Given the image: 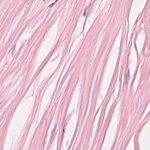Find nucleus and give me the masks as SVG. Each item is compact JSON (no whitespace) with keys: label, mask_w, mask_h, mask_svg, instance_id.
<instances>
[{"label":"nucleus","mask_w":150,"mask_h":150,"mask_svg":"<svg viewBox=\"0 0 150 150\" xmlns=\"http://www.w3.org/2000/svg\"><path fill=\"white\" fill-rule=\"evenodd\" d=\"M14 50H15V47H14Z\"/></svg>","instance_id":"nucleus-9"},{"label":"nucleus","mask_w":150,"mask_h":150,"mask_svg":"<svg viewBox=\"0 0 150 150\" xmlns=\"http://www.w3.org/2000/svg\"><path fill=\"white\" fill-rule=\"evenodd\" d=\"M43 0L44 1H45V0Z\"/></svg>","instance_id":"nucleus-10"},{"label":"nucleus","mask_w":150,"mask_h":150,"mask_svg":"<svg viewBox=\"0 0 150 150\" xmlns=\"http://www.w3.org/2000/svg\"><path fill=\"white\" fill-rule=\"evenodd\" d=\"M55 2L53 3H52V4H50L49 6V7H52V6L53 5V4H54L55 3Z\"/></svg>","instance_id":"nucleus-1"},{"label":"nucleus","mask_w":150,"mask_h":150,"mask_svg":"<svg viewBox=\"0 0 150 150\" xmlns=\"http://www.w3.org/2000/svg\"><path fill=\"white\" fill-rule=\"evenodd\" d=\"M64 128H63V133L64 132Z\"/></svg>","instance_id":"nucleus-7"},{"label":"nucleus","mask_w":150,"mask_h":150,"mask_svg":"<svg viewBox=\"0 0 150 150\" xmlns=\"http://www.w3.org/2000/svg\"><path fill=\"white\" fill-rule=\"evenodd\" d=\"M90 7V6H86V7L85 8V9L84 10H85V11H86L87 9L88 8Z\"/></svg>","instance_id":"nucleus-2"},{"label":"nucleus","mask_w":150,"mask_h":150,"mask_svg":"<svg viewBox=\"0 0 150 150\" xmlns=\"http://www.w3.org/2000/svg\"><path fill=\"white\" fill-rule=\"evenodd\" d=\"M128 79H129L128 78H127V79H126L127 81L128 80Z\"/></svg>","instance_id":"nucleus-5"},{"label":"nucleus","mask_w":150,"mask_h":150,"mask_svg":"<svg viewBox=\"0 0 150 150\" xmlns=\"http://www.w3.org/2000/svg\"><path fill=\"white\" fill-rule=\"evenodd\" d=\"M86 11H85V10H84V13H83V16H85L86 14Z\"/></svg>","instance_id":"nucleus-3"},{"label":"nucleus","mask_w":150,"mask_h":150,"mask_svg":"<svg viewBox=\"0 0 150 150\" xmlns=\"http://www.w3.org/2000/svg\"><path fill=\"white\" fill-rule=\"evenodd\" d=\"M57 0H55V2H56Z\"/></svg>","instance_id":"nucleus-8"},{"label":"nucleus","mask_w":150,"mask_h":150,"mask_svg":"<svg viewBox=\"0 0 150 150\" xmlns=\"http://www.w3.org/2000/svg\"><path fill=\"white\" fill-rule=\"evenodd\" d=\"M89 15H88V13L86 15V17H88L89 16Z\"/></svg>","instance_id":"nucleus-4"},{"label":"nucleus","mask_w":150,"mask_h":150,"mask_svg":"<svg viewBox=\"0 0 150 150\" xmlns=\"http://www.w3.org/2000/svg\"><path fill=\"white\" fill-rule=\"evenodd\" d=\"M129 71H128V76L129 77Z\"/></svg>","instance_id":"nucleus-6"}]
</instances>
